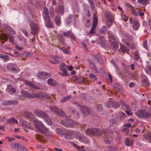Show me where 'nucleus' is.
Segmentation results:
<instances>
[{
	"mask_svg": "<svg viewBox=\"0 0 151 151\" xmlns=\"http://www.w3.org/2000/svg\"><path fill=\"white\" fill-rule=\"evenodd\" d=\"M43 17L44 20L50 18L48 9L47 7H45L43 11Z\"/></svg>",
	"mask_w": 151,
	"mask_h": 151,
	"instance_id": "412c9836",
	"label": "nucleus"
},
{
	"mask_svg": "<svg viewBox=\"0 0 151 151\" xmlns=\"http://www.w3.org/2000/svg\"><path fill=\"white\" fill-rule=\"evenodd\" d=\"M114 87L117 90H120L121 88V86L117 83H114L113 85Z\"/></svg>",
	"mask_w": 151,
	"mask_h": 151,
	"instance_id": "864d4df0",
	"label": "nucleus"
},
{
	"mask_svg": "<svg viewBox=\"0 0 151 151\" xmlns=\"http://www.w3.org/2000/svg\"><path fill=\"white\" fill-rule=\"evenodd\" d=\"M64 131L62 129L58 128L55 129V132L56 133L60 135L61 136H63L64 134Z\"/></svg>",
	"mask_w": 151,
	"mask_h": 151,
	"instance_id": "c9c22d12",
	"label": "nucleus"
},
{
	"mask_svg": "<svg viewBox=\"0 0 151 151\" xmlns=\"http://www.w3.org/2000/svg\"><path fill=\"white\" fill-rule=\"evenodd\" d=\"M129 21L131 24L133 22V25H132L133 29L135 30H137L139 28L140 24L139 20L137 19H132L131 18H129Z\"/></svg>",
	"mask_w": 151,
	"mask_h": 151,
	"instance_id": "9b49d317",
	"label": "nucleus"
},
{
	"mask_svg": "<svg viewBox=\"0 0 151 151\" xmlns=\"http://www.w3.org/2000/svg\"><path fill=\"white\" fill-rule=\"evenodd\" d=\"M38 76L39 78L45 79L49 77L50 75L47 73L42 72H40L38 74Z\"/></svg>",
	"mask_w": 151,
	"mask_h": 151,
	"instance_id": "a211bd4d",
	"label": "nucleus"
},
{
	"mask_svg": "<svg viewBox=\"0 0 151 151\" xmlns=\"http://www.w3.org/2000/svg\"><path fill=\"white\" fill-rule=\"evenodd\" d=\"M2 27H3L4 29L5 30H10V27L7 24H4L3 25V27L2 26Z\"/></svg>",
	"mask_w": 151,
	"mask_h": 151,
	"instance_id": "4d7b16f0",
	"label": "nucleus"
},
{
	"mask_svg": "<svg viewBox=\"0 0 151 151\" xmlns=\"http://www.w3.org/2000/svg\"><path fill=\"white\" fill-rule=\"evenodd\" d=\"M19 143L13 142L11 145V146L12 148L16 150L17 148V147Z\"/></svg>",
	"mask_w": 151,
	"mask_h": 151,
	"instance_id": "09e8293b",
	"label": "nucleus"
},
{
	"mask_svg": "<svg viewBox=\"0 0 151 151\" xmlns=\"http://www.w3.org/2000/svg\"><path fill=\"white\" fill-rule=\"evenodd\" d=\"M98 18L95 14L93 15V22L92 27L90 30L89 33L93 34L94 33V29L96 28L97 24Z\"/></svg>",
	"mask_w": 151,
	"mask_h": 151,
	"instance_id": "9d476101",
	"label": "nucleus"
},
{
	"mask_svg": "<svg viewBox=\"0 0 151 151\" xmlns=\"http://www.w3.org/2000/svg\"><path fill=\"white\" fill-rule=\"evenodd\" d=\"M109 122L111 126L113 124H116V121L114 119H111L109 120Z\"/></svg>",
	"mask_w": 151,
	"mask_h": 151,
	"instance_id": "bf43d9fd",
	"label": "nucleus"
},
{
	"mask_svg": "<svg viewBox=\"0 0 151 151\" xmlns=\"http://www.w3.org/2000/svg\"><path fill=\"white\" fill-rule=\"evenodd\" d=\"M25 115L27 118V119L29 120L32 119L33 121V119H35L34 118V115L33 114L29 111L26 112L25 113Z\"/></svg>",
	"mask_w": 151,
	"mask_h": 151,
	"instance_id": "5701e85b",
	"label": "nucleus"
},
{
	"mask_svg": "<svg viewBox=\"0 0 151 151\" xmlns=\"http://www.w3.org/2000/svg\"><path fill=\"white\" fill-rule=\"evenodd\" d=\"M72 113L76 118L78 117L79 116L78 113L76 109H73L72 111Z\"/></svg>",
	"mask_w": 151,
	"mask_h": 151,
	"instance_id": "3c124183",
	"label": "nucleus"
},
{
	"mask_svg": "<svg viewBox=\"0 0 151 151\" xmlns=\"http://www.w3.org/2000/svg\"><path fill=\"white\" fill-rule=\"evenodd\" d=\"M22 31L26 37H28L29 34L27 30L22 29Z\"/></svg>",
	"mask_w": 151,
	"mask_h": 151,
	"instance_id": "052dcab7",
	"label": "nucleus"
},
{
	"mask_svg": "<svg viewBox=\"0 0 151 151\" xmlns=\"http://www.w3.org/2000/svg\"><path fill=\"white\" fill-rule=\"evenodd\" d=\"M85 132L86 135H88L90 136H97L102 134L103 133H106L105 134L104 137V141L107 144H110L111 142L112 135L111 132H110L108 130H104L103 131L100 130L99 129L96 128L88 129L85 130Z\"/></svg>",
	"mask_w": 151,
	"mask_h": 151,
	"instance_id": "f257e3e1",
	"label": "nucleus"
},
{
	"mask_svg": "<svg viewBox=\"0 0 151 151\" xmlns=\"http://www.w3.org/2000/svg\"><path fill=\"white\" fill-rule=\"evenodd\" d=\"M1 58H2L4 61L5 62H7L9 59V56L6 55L2 56L1 55Z\"/></svg>",
	"mask_w": 151,
	"mask_h": 151,
	"instance_id": "c03bdc74",
	"label": "nucleus"
},
{
	"mask_svg": "<svg viewBox=\"0 0 151 151\" xmlns=\"http://www.w3.org/2000/svg\"><path fill=\"white\" fill-rule=\"evenodd\" d=\"M122 132L125 133L127 135H128L129 133V130L127 128H125L122 130Z\"/></svg>",
	"mask_w": 151,
	"mask_h": 151,
	"instance_id": "5fc2aeb1",
	"label": "nucleus"
},
{
	"mask_svg": "<svg viewBox=\"0 0 151 151\" xmlns=\"http://www.w3.org/2000/svg\"><path fill=\"white\" fill-rule=\"evenodd\" d=\"M134 59L136 60H138L139 58V53L137 51H136L134 52Z\"/></svg>",
	"mask_w": 151,
	"mask_h": 151,
	"instance_id": "ea45409f",
	"label": "nucleus"
},
{
	"mask_svg": "<svg viewBox=\"0 0 151 151\" xmlns=\"http://www.w3.org/2000/svg\"><path fill=\"white\" fill-rule=\"evenodd\" d=\"M79 107L80 109L83 114L85 115H88L89 114L90 110L86 106L83 105H80Z\"/></svg>",
	"mask_w": 151,
	"mask_h": 151,
	"instance_id": "f8f14e48",
	"label": "nucleus"
},
{
	"mask_svg": "<svg viewBox=\"0 0 151 151\" xmlns=\"http://www.w3.org/2000/svg\"><path fill=\"white\" fill-rule=\"evenodd\" d=\"M29 23L30 26L31 33L34 36L36 35L37 34L39 31V28L38 24L35 23L32 21H30Z\"/></svg>",
	"mask_w": 151,
	"mask_h": 151,
	"instance_id": "423d86ee",
	"label": "nucleus"
},
{
	"mask_svg": "<svg viewBox=\"0 0 151 151\" xmlns=\"http://www.w3.org/2000/svg\"><path fill=\"white\" fill-rule=\"evenodd\" d=\"M111 47L114 49H117L119 46L118 43L115 42H111Z\"/></svg>",
	"mask_w": 151,
	"mask_h": 151,
	"instance_id": "c85d7f7f",
	"label": "nucleus"
},
{
	"mask_svg": "<svg viewBox=\"0 0 151 151\" xmlns=\"http://www.w3.org/2000/svg\"><path fill=\"white\" fill-rule=\"evenodd\" d=\"M57 62H61L62 60V58L61 57L58 56H55L53 58Z\"/></svg>",
	"mask_w": 151,
	"mask_h": 151,
	"instance_id": "8fccbe9b",
	"label": "nucleus"
},
{
	"mask_svg": "<svg viewBox=\"0 0 151 151\" xmlns=\"http://www.w3.org/2000/svg\"><path fill=\"white\" fill-rule=\"evenodd\" d=\"M137 2L142 5H146L149 3V0H137Z\"/></svg>",
	"mask_w": 151,
	"mask_h": 151,
	"instance_id": "7c9ffc66",
	"label": "nucleus"
},
{
	"mask_svg": "<svg viewBox=\"0 0 151 151\" xmlns=\"http://www.w3.org/2000/svg\"><path fill=\"white\" fill-rule=\"evenodd\" d=\"M33 53L32 52H25L23 54V57H29L33 55Z\"/></svg>",
	"mask_w": 151,
	"mask_h": 151,
	"instance_id": "a18cd8bd",
	"label": "nucleus"
},
{
	"mask_svg": "<svg viewBox=\"0 0 151 151\" xmlns=\"http://www.w3.org/2000/svg\"><path fill=\"white\" fill-rule=\"evenodd\" d=\"M136 115L137 116L140 118L146 119L150 116V114L145 111L140 110L135 112Z\"/></svg>",
	"mask_w": 151,
	"mask_h": 151,
	"instance_id": "0eeeda50",
	"label": "nucleus"
},
{
	"mask_svg": "<svg viewBox=\"0 0 151 151\" xmlns=\"http://www.w3.org/2000/svg\"><path fill=\"white\" fill-rule=\"evenodd\" d=\"M8 37H9V40L12 43H13L14 41V37L12 36H9L6 33L3 34L1 33V42L3 43L4 42L1 41V40H3L4 41H6L8 39Z\"/></svg>",
	"mask_w": 151,
	"mask_h": 151,
	"instance_id": "1a4fd4ad",
	"label": "nucleus"
},
{
	"mask_svg": "<svg viewBox=\"0 0 151 151\" xmlns=\"http://www.w3.org/2000/svg\"><path fill=\"white\" fill-rule=\"evenodd\" d=\"M106 16L107 18V20H108L110 23L113 22V19L111 13L109 11L106 12Z\"/></svg>",
	"mask_w": 151,
	"mask_h": 151,
	"instance_id": "b1692460",
	"label": "nucleus"
},
{
	"mask_svg": "<svg viewBox=\"0 0 151 151\" xmlns=\"http://www.w3.org/2000/svg\"><path fill=\"white\" fill-rule=\"evenodd\" d=\"M77 138L80 142L87 144L89 142V139L85 136L81 134H79L77 137Z\"/></svg>",
	"mask_w": 151,
	"mask_h": 151,
	"instance_id": "ddd939ff",
	"label": "nucleus"
},
{
	"mask_svg": "<svg viewBox=\"0 0 151 151\" xmlns=\"http://www.w3.org/2000/svg\"><path fill=\"white\" fill-rule=\"evenodd\" d=\"M143 84L144 85H147L148 83V81L147 77H145L143 80Z\"/></svg>",
	"mask_w": 151,
	"mask_h": 151,
	"instance_id": "13d9d810",
	"label": "nucleus"
},
{
	"mask_svg": "<svg viewBox=\"0 0 151 151\" xmlns=\"http://www.w3.org/2000/svg\"><path fill=\"white\" fill-rule=\"evenodd\" d=\"M45 20L47 22L46 26L47 27L50 28L53 27V23L51 21L50 18L45 19Z\"/></svg>",
	"mask_w": 151,
	"mask_h": 151,
	"instance_id": "a878e982",
	"label": "nucleus"
},
{
	"mask_svg": "<svg viewBox=\"0 0 151 151\" xmlns=\"http://www.w3.org/2000/svg\"><path fill=\"white\" fill-rule=\"evenodd\" d=\"M89 66L91 69H93L96 72H98V70L96 67L95 66L94 63H91L89 64Z\"/></svg>",
	"mask_w": 151,
	"mask_h": 151,
	"instance_id": "a19ab883",
	"label": "nucleus"
},
{
	"mask_svg": "<svg viewBox=\"0 0 151 151\" xmlns=\"http://www.w3.org/2000/svg\"><path fill=\"white\" fill-rule=\"evenodd\" d=\"M18 103V101L17 100H11L9 101H3L2 104L5 106L17 105Z\"/></svg>",
	"mask_w": 151,
	"mask_h": 151,
	"instance_id": "dca6fc26",
	"label": "nucleus"
},
{
	"mask_svg": "<svg viewBox=\"0 0 151 151\" xmlns=\"http://www.w3.org/2000/svg\"><path fill=\"white\" fill-rule=\"evenodd\" d=\"M132 13V14L137 16V13L136 12L135 9L134 8H132V9H131Z\"/></svg>",
	"mask_w": 151,
	"mask_h": 151,
	"instance_id": "e2e57ef3",
	"label": "nucleus"
},
{
	"mask_svg": "<svg viewBox=\"0 0 151 151\" xmlns=\"http://www.w3.org/2000/svg\"><path fill=\"white\" fill-rule=\"evenodd\" d=\"M122 42L126 44L127 46L131 49H133L134 47V45L130 42V41L127 39H123L122 40Z\"/></svg>",
	"mask_w": 151,
	"mask_h": 151,
	"instance_id": "6ab92c4d",
	"label": "nucleus"
},
{
	"mask_svg": "<svg viewBox=\"0 0 151 151\" xmlns=\"http://www.w3.org/2000/svg\"><path fill=\"white\" fill-rule=\"evenodd\" d=\"M71 97L72 96L70 95L62 99L61 100V102L62 103H64L65 102L70 100V99L71 98Z\"/></svg>",
	"mask_w": 151,
	"mask_h": 151,
	"instance_id": "473e14b6",
	"label": "nucleus"
},
{
	"mask_svg": "<svg viewBox=\"0 0 151 151\" xmlns=\"http://www.w3.org/2000/svg\"><path fill=\"white\" fill-rule=\"evenodd\" d=\"M57 11V10H56ZM58 13H61L62 15L64 13V7L63 6H60L58 8Z\"/></svg>",
	"mask_w": 151,
	"mask_h": 151,
	"instance_id": "37998d69",
	"label": "nucleus"
},
{
	"mask_svg": "<svg viewBox=\"0 0 151 151\" xmlns=\"http://www.w3.org/2000/svg\"><path fill=\"white\" fill-rule=\"evenodd\" d=\"M89 77L91 78L94 80H97V77L93 73L90 74Z\"/></svg>",
	"mask_w": 151,
	"mask_h": 151,
	"instance_id": "6e6d98bb",
	"label": "nucleus"
},
{
	"mask_svg": "<svg viewBox=\"0 0 151 151\" xmlns=\"http://www.w3.org/2000/svg\"><path fill=\"white\" fill-rule=\"evenodd\" d=\"M50 14L52 17H54L55 16L54 9L53 7L51 6L49 9Z\"/></svg>",
	"mask_w": 151,
	"mask_h": 151,
	"instance_id": "e433bc0d",
	"label": "nucleus"
},
{
	"mask_svg": "<svg viewBox=\"0 0 151 151\" xmlns=\"http://www.w3.org/2000/svg\"><path fill=\"white\" fill-rule=\"evenodd\" d=\"M125 144L126 146L129 147L132 145L133 141H131L129 138H126L125 139Z\"/></svg>",
	"mask_w": 151,
	"mask_h": 151,
	"instance_id": "bb28decb",
	"label": "nucleus"
},
{
	"mask_svg": "<svg viewBox=\"0 0 151 151\" xmlns=\"http://www.w3.org/2000/svg\"><path fill=\"white\" fill-rule=\"evenodd\" d=\"M33 113L34 114L39 117L43 119L46 123L49 125H51L54 120L53 119H51L49 117L47 114L45 112L39 109H35Z\"/></svg>",
	"mask_w": 151,
	"mask_h": 151,
	"instance_id": "7ed1b4c3",
	"label": "nucleus"
},
{
	"mask_svg": "<svg viewBox=\"0 0 151 151\" xmlns=\"http://www.w3.org/2000/svg\"><path fill=\"white\" fill-rule=\"evenodd\" d=\"M120 49L123 52H126L127 53L129 52V49L126 48L124 46L121 45Z\"/></svg>",
	"mask_w": 151,
	"mask_h": 151,
	"instance_id": "2f4dec72",
	"label": "nucleus"
},
{
	"mask_svg": "<svg viewBox=\"0 0 151 151\" xmlns=\"http://www.w3.org/2000/svg\"><path fill=\"white\" fill-rule=\"evenodd\" d=\"M99 43L101 46H104L105 43V39L104 38L102 37H99Z\"/></svg>",
	"mask_w": 151,
	"mask_h": 151,
	"instance_id": "72a5a7b5",
	"label": "nucleus"
},
{
	"mask_svg": "<svg viewBox=\"0 0 151 151\" xmlns=\"http://www.w3.org/2000/svg\"><path fill=\"white\" fill-rule=\"evenodd\" d=\"M49 109L51 111L55 112L57 115L61 116H64L65 115L64 112L61 110L59 111L56 106H50L49 107Z\"/></svg>",
	"mask_w": 151,
	"mask_h": 151,
	"instance_id": "6e6552de",
	"label": "nucleus"
},
{
	"mask_svg": "<svg viewBox=\"0 0 151 151\" xmlns=\"http://www.w3.org/2000/svg\"><path fill=\"white\" fill-rule=\"evenodd\" d=\"M117 116L122 119L125 118L126 116V114L125 113L122 112H120L118 113Z\"/></svg>",
	"mask_w": 151,
	"mask_h": 151,
	"instance_id": "79ce46f5",
	"label": "nucleus"
},
{
	"mask_svg": "<svg viewBox=\"0 0 151 151\" xmlns=\"http://www.w3.org/2000/svg\"><path fill=\"white\" fill-rule=\"evenodd\" d=\"M36 137L37 139L39 140L40 142H41L42 140V137L39 134L36 135Z\"/></svg>",
	"mask_w": 151,
	"mask_h": 151,
	"instance_id": "69168bd1",
	"label": "nucleus"
},
{
	"mask_svg": "<svg viewBox=\"0 0 151 151\" xmlns=\"http://www.w3.org/2000/svg\"><path fill=\"white\" fill-rule=\"evenodd\" d=\"M47 83L49 86H55L57 85L56 81L52 78H50L48 80Z\"/></svg>",
	"mask_w": 151,
	"mask_h": 151,
	"instance_id": "4be33fe9",
	"label": "nucleus"
},
{
	"mask_svg": "<svg viewBox=\"0 0 151 151\" xmlns=\"http://www.w3.org/2000/svg\"><path fill=\"white\" fill-rule=\"evenodd\" d=\"M22 95L25 97L29 99H34L40 97L41 95L40 93H29L25 91H23L21 92Z\"/></svg>",
	"mask_w": 151,
	"mask_h": 151,
	"instance_id": "20e7f679",
	"label": "nucleus"
},
{
	"mask_svg": "<svg viewBox=\"0 0 151 151\" xmlns=\"http://www.w3.org/2000/svg\"><path fill=\"white\" fill-rule=\"evenodd\" d=\"M92 56L95 58L96 59H98L99 58V57H100V55L98 54H94L92 55Z\"/></svg>",
	"mask_w": 151,
	"mask_h": 151,
	"instance_id": "774afa93",
	"label": "nucleus"
},
{
	"mask_svg": "<svg viewBox=\"0 0 151 151\" xmlns=\"http://www.w3.org/2000/svg\"><path fill=\"white\" fill-rule=\"evenodd\" d=\"M1 120L2 121L4 122H7L12 125H14L15 124H17L18 123V121L17 120L15 119L14 118H12L7 120H6L5 117H4L3 118L1 119Z\"/></svg>",
	"mask_w": 151,
	"mask_h": 151,
	"instance_id": "4468645a",
	"label": "nucleus"
},
{
	"mask_svg": "<svg viewBox=\"0 0 151 151\" xmlns=\"http://www.w3.org/2000/svg\"><path fill=\"white\" fill-rule=\"evenodd\" d=\"M108 37L110 39L109 41L111 40H115L116 38L114 35L113 34L112 32L111 31H109L108 33Z\"/></svg>",
	"mask_w": 151,
	"mask_h": 151,
	"instance_id": "c756f323",
	"label": "nucleus"
},
{
	"mask_svg": "<svg viewBox=\"0 0 151 151\" xmlns=\"http://www.w3.org/2000/svg\"><path fill=\"white\" fill-rule=\"evenodd\" d=\"M68 66H66V65L64 63H62L61 65L60 66V70H62L63 69H66Z\"/></svg>",
	"mask_w": 151,
	"mask_h": 151,
	"instance_id": "49530a36",
	"label": "nucleus"
},
{
	"mask_svg": "<svg viewBox=\"0 0 151 151\" xmlns=\"http://www.w3.org/2000/svg\"><path fill=\"white\" fill-rule=\"evenodd\" d=\"M107 105L108 107H112L115 108H116L119 107L120 105L116 102H112L111 101H109L107 103Z\"/></svg>",
	"mask_w": 151,
	"mask_h": 151,
	"instance_id": "2eb2a0df",
	"label": "nucleus"
},
{
	"mask_svg": "<svg viewBox=\"0 0 151 151\" xmlns=\"http://www.w3.org/2000/svg\"><path fill=\"white\" fill-rule=\"evenodd\" d=\"M19 122L21 126L24 127H26L31 129H32V127L30 125L29 122L23 120H21Z\"/></svg>",
	"mask_w": 151,
	"mask_h": 151,
	"instance_id": "f3484780",
	"label": "nucleus"
},
{
	"mask_svg": "<svg viewBox=\"0 0 151 151\" xmlns=\"http://www.w3.org/2000/svg\"><path fill=\"white\" fill-rule=\"evenodd\" d=\"M120 103L122 104V106H124L127 110H130L131 109L130 107L128 105L126 104L122 100L120 101Z\"/></svg>",
	"mask_w": 151,
	"mask_h": 151,
	"instance_id": "f704fd0d",
	"label": "nucleus"
},
{
	"mask_svg": "<svg viewBox=\"0 0 151 151\" xmlns=\"http://www.w3.org/2000/svg\"><path fill=\"white\" fill-rule=\"evenodd\" d=\"M7 90L9 93L11 94L15 92L16 90L14 88H11L9 87L7 88Z\"/></svg>",
	"mask_w": 151,
	"mask_h": 151,
	"instance_id": "58836bf2",
	"label": "nucleus"
},
{
	"mask_svg": "<svg viewBox=\"0 0 151 151\" xmlns=\"http://www.w3.org/2000/svg\"><path fill=\"white\" fill-rule=\"evenodd\" d=\"M25 83L29 86L30 87L33 88H35L37 89H40V88L36 86L32 83L30 81H25Z\"/></svg>",
	"mask_w": 151,
	"mask_h": 151,
	"instance_id": "393cba45",
	"label": "nucleus"
},
{
	"mask_svg": "<svg viewBox=\"0 0 151 151\" xmlns=\"http://www.w3.org/2000/svg\"><path fill=\"white\" fill-rule=\"evenodd\" d=\"M59 40L61 41V42L63 43H64V39L62 35H61L59 37Z\"/></svg>",
	"mask_w": 151,
	"mask_h": 151,
	"instance_id": "680f3d73",
	"label": "nucleus"
},
{
	"mask_svg": "<svg viewBox=\"0 0 151 151\" xmlns=\"http://www.w3.org/2000/svg\"><path fill=\"white\" fill-rule=\"evenodd\" d=\"M17 148L16 150L17 151H23L24 150V148L22 145L19 143L18 144Z\"/></svg>",
	"mask_w": 151,
	"mask_h": 151,
	"instance_id": "4c0bfd02",
	"label": "nucleus"
},
{
	"mask_svg": "<svg viewBox=\"0 0 151 151\" xmlns=\"http://www.w3.org/2000/svg\"><path fill=\"white\" fill-rule=\"evenodd\" d=\"M7 69L10 72L15 73H18L19 69L17 65L13 63H9L7 65Z\"/></svg>",
	"mask_w": 151,
	"mask_h": 151,
	"instance_id": "39448f33",
	"label": "nucleus"
},
{
	"mask_svg": "<svg viewBox=\"0 0 151 151\" xmlns=\"http://www.w3.org/2000/svg\"><path fill=\"white\" fill-rule=\"evenodd\" d=\"M55 20L56 25L58 26H60L61 24V19L60 15L58 14L56 17Z\"/></svg>",
	"mask_w": 151,
	"mask_h": 151,
	"instance_id": "cd10ccee",
	"label": "nucleus"
},
{
	"mask_svg": "<svg viewBox=\"0 0 151 151\" xmlns=\"http://www.w3.org/2000/svg\"><path fill=\"white\" fill-rule=\"evenodd\" d=\"M33 122L39 132L45 134L48 138L50 137L51 135V132L47 128L44 127L41 121L37 119H34Z\"/></svg>",
	"mask_w": 151,
	"mask_h": 151,
	"instance_id": "f03ea898",
	"label": "nucleus"
},
{
	"mask_svg": "<svg viewBox=\"0 0 151 151\" xmlns=\"http://www.w3.org/2000/svg\"><path fill=\"white\" fill-rule=\"evenodd\" d=\"M60 49L65 54H69L70 52V51L65 47H62L60 48Z\"/></svg>",
	"mask_w": 151,
	"mask_h": 151,
	"instance_id": "603ef678",
	"label": "nucleus"
},
{
	"mask_svg": "<svg viewBox=\"0 0 151 151\" xmlns=\"http://www.w3.org/2000/svg\"><path fill=\"white\" fill-rule=\"evenodd\" d=\"M65 37H69L72 40H75L76 38L73 34L71 31H67L66 32H64L63 33Z\"/></svg>",
	"mask_w": 151,
	"mask_h": 151,
	"instance_id": "aec40b11",
	"label": "nucleus"
},
{
	"mask_svg": "<svg viewBox=\"0 0 151 151\" xmlns=\"http://www.w3.org/2000/svg\"><path fill=\"white\" fill-rule=\"evenodd\" d=\"M61 70L63 71V72L62 73L63 74V76H66L67 75V72L66 69H63L62 70Z\"/></svg>",
	"mask_w": 151,
	"mask_h": 151,
	"instance_id": "338daca9",
	"label": "nucleus"
},
{
	"mask_svg": "<svg viewBox=\"0 0 151 151\" xmlns=\"http://www.w3.org/2000/svg\"><path fill=\"white\" fill-rule=\"evenodd\" d=\"M96 108L99 110H101L102 109V105L101 104L97 105L96 106Z\"/></svg>",
	"mask_w": 151,
	"mask_h": 151,
	"instance_id": "0e129e2a",
	"label": "nucleus"
},
{
	"mask_svg": "<svg viewBox=\"0 0 151 151\" xmlns=\"http://www.w3.org/2000/svg\"><path fill=\"white\" fill-rule=\"evenodd\" d=\"M106 30V27L103 26L100 29L99 32L100 34H104Z\"/></svg>",
	"mask_w": 151,
	"mask_h": 151,
	"instance_id": "de8ad7c7",
	"label": "nucleus"
}]
</instances>
